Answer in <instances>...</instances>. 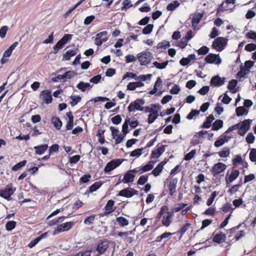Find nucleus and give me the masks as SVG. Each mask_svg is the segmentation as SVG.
<instances>
[{
    "label": "nucleus",
    "instance_id": "9",
    "mask_svg": "<svg viewBox=\"0 0 256 256\" xmlns=\"http://www.w3.org/2000/svg\"><path fill=\"white\" fill-rule=\"evenodd\" d=\"M40 98V100L44 102L46 104H50L52 100L51 92L48 90L41 92Z\"/></svg>",
    "mask_w": 256,
    "mask_h": 256
},
{
    "label": "nucleus",
    "instance_id": "25",
    "mask_svg": "<svg viewBox=\"0 0 256 256\" xmlns=\"http://www.w3.org/2000/svg\"><path fill=\"white\" fill-rule=\"evenodd\" d=\"M168 208L166 206H162L160 209V212H158V214H157L156 216V220L157 221H159L160 218H161V217L162 216H164V214L166 213L167 212H168Z\"/></svg>",
    "mask_w": 256,
    "mask_h": 256
},
{
    "label": "nucleus",
    "instance_id": "34",
    "mask_svg": "<svg viewBox=\"0 0 256 256\" xmlns=\"http://www.w3.org/2000/svg\"><path fill=\"white\" fill-rule=\"evenodd\" d=\"M238 82L236 80H232L229 82L228 88L230 90L232 93H235L236 90H234L235 87L236 86Z\"/></svg>",
    "mask_w": 256,
    "mask_h": 256
},
{
    "label": "nucleus",
    "instance_id": "51",
    "mask_svg": "<svg viewBox=\"0 0 256 256\" xmlns=\"http://www.w3.org/2000/svg\"><path fill=\"white\" fill-rule=\"evenodd\" d=\"M255 137L252 132H250L248 134L246 140L248 144H252L254 142Z\"/></svg>",
    "mask_w": 256,
    "mask_h": 256
},
{
    "label": "nucleus",
    "instance_id": "14",
    "mask_svg": "<svg viewBox=\"0 0 256 256\" xmlns=\"http://www.w3.org/2000/svg\"><path fill=\"white\" fill-rule=\"evenodd\" d=\"M240 172L236 170H232L228 178L226 177L228 176V174H227L226 178V182L227 184L232 182L238 176Z\"/></svg>",
    "mask_w": 256,
    "mask_h": 256
},
{
    "label": "nucleus",
    "instance_id": "6",
    "mask_svg": "<svg viewBox=\"0 0 256 256\" xmlns=\"http://www.w3.org/2000/svg\"><path fill=\"white\" fill-rule=\"evenodd\" d=\"M16 190V188H12L11 185L8 186L5 188L0 190V196L8 200H12L11 196L14 194Z\"/></svg>",
    "mask_w": 256,
    "mask_h": 256
},
{
    "label": "nucleus",
    "instance_id": "38",
    "mask_svg": "<svg viewBox=\"0 0 256 256\" xmlns=\"http://www.w3.org/2000/svg\"><path fill=\"white\" fill-rule=\"evenodd\" d=\"M26 163V160H24L20 162H18L15 164L12 168V170L13 171H17L20 170L21 168L24 166Z\"/></svg>",
    "mask_w": 256,
    "mask_h": 256
},
{
    "label": "nucleus",
    "instance_id": "45",
    "mask_svg": "<svg viewBox=\"0 0 256 256\" xmlns=\"http://www.w3.org/2000/svg\"><path fill=\"white\" fill-rule=\"evenodd\" d=\"M148 180V176L142 175L140 176L138 181L137 182L138 184L143 185L147 182Z\"/></svg>",
    "mask_w": 256,
    "mask_h": 256
},
{
    "label": "nucleus",
    "instance_id": "19",
    "mask_svg": "<svg viewBox=\"0 0 256 256\" xmlns=\"http://www.w3.org/2000/svg\"><path fill=\"white\" fill-rule=\"evenodd\" d=\"M92 86L90 83L80 82L76 86V87L82 92H84L87 90H90Z\"/></svg>",
    "mask_w": 256,
    "mask_h": 256
},
{
    "label": "nucleus",
    "instance_id": "26",
    "mask_svg": "<svg viewBox=\"0 0 256 256\" xmlns=\"http://www.w3.org/2000/svg\"><path fill=\"white\" fill-rule=\"evenodd\" d=\"M114 203V202L112 200H109L108 202L104 208H105L108 214H110L114 210V208H113Z\"/></svg>",
    "mask_w": 256,
    "mask_h": 256
},
{
    "label": "nucleus",
    "instance_id": "58",
    "mask_svg": "<svg viewBox=\"0 0 256 256\" xmlns=\"http://www.w3.org/2000/svg\"><path fill=\"white\" fill-rule=\"evenodd\" d=\"M242 162V159L241 156L239 155H236L234 158L232 160V164L236 166L240 164Z\"/></svg>",
    "mask_w": 256,
    "mask_h": 256
},
{
    "label": "nucleus",
    "instance_id": "32",
    "mask_svg": "<svg viewBox=\"0 0 256 256\" xmlns=\"http://www.w3.org/2000/svg\"><path fill=\"white\" fill-rule=\"evenodd\" d=\"M214 120L213 115H210L207 118L206 120L203 123L202 127L204 128H209L211 126L212 122Z\"/></svg>",
    "mask_w": 256,
    "mask_h": 256
},
{
    "label": "nucleus",
    "instance_id": "13",
    "mask_svg": "<svg viewBox=\"0 0 256 256\" xmlns=\"http://www.w3.org/2000/svg\"><path fill=\"white\" fill-rule=\"evenodd\" d=\"M225 80L224 78H222L218 76H216L212 78L210 83L211 85L220 86L224 84Z\"/></svg>",
    "mask_w": 256,
    "mask_h": 256
},
{
    "label": "nucleus",
    "instance_id": "15",
    "mask_svg": "<svg viewBox=\"0 0 256 256\" xmlns=\"http://www.w3.org/2000/svg\"><path fill=\"white\" fill-rule=\"evenodd\" d=\"M204 16V13L203 12H198L194 14L193 16V18H192V27L195 28L198 24L200 22L201 20L202 19V17Z\"/></svg>",
    "mask_w": 256,
    "mask_h": 256
},
{
    "label": "nucleus",
    "instance_id": "56",
    "mask_svg": "<svg viewBox=\"0 0 256 256\" xmlns=\"http://www.w3.org/2000/svg\"><path fill=\"white\" fill-rule=\"evenodd\" d=\"M248 52H252L256 50V44L250 43L246 44L244 48Z\"/></svg>",
    "mask_w": 256,
    "mask_h": 256
},
{
    "label": "nucleus",
    "instance_id": "46",
    "mask_svg": "<svg viewBox=\"0 0 256 256\" xmlns=\"http://www.w3.org/2000/svg\"><path fill=\"white\" fill-rule=\"evenodd\" d=\"M196 150H192L190 152L184 156V160H190L196 155Z\"/></svg>",
    "mask_w": 256,
    "mask_h": 256
},
{
    "label": "nucleus",
    "instance_id": "64",
    "mask_svg": "<svg viewBox=\"0 0 256 256\" xmlns=\"http://www.w3.org/2000/svg\"><path fill=\"white\" fill-rule=\"evenodd\" d=\"M59 148V146L58 144H54L52 145L48 150L49 153L50 154H52L53 152H55L58 151Z\"/></svg>",
    "mask_w": 256,
    "mask_h": 256
},
{
    "label": "nucleus",
    "instance_id": "42",
    "mask_svg": "<svg viewBox=\"0 0 256 256\" xmlns=\"http://www.w3.org/2000/svg\"><path fill=\"white\" fill-rule=\"evenodd\" d=\"M102 184L100 182H95L90 187V192L96 191L102 186Z\"/></svg>",
    "mask_w": 256,
    "mask_h": 256
},
{
    "label": "nucleus",
    "instance_id": "12",
    "mask_svg": "<svg viewBox=\"0 0 256 256\" xmlns=\"http://www.w3.org/2000/svg\"><path fill=\"white\" fill-rule=\"evenodd\" d=\"M174 216L173 212H167L166 214L163 216L162 222V224L166 227L168 226L172 222V218Z\"/></svg>",
    "mask_w": 256,
    "mask_h": 256
},
{
    "label": "nucleus",
    "instance_id": "1",
    "mask_svg": "<svg viewBox=\"0 0 256 256\" xmlns=\"http://www.w3.org/2000/svg\"><path fill=\"white\" fill-rule=\"evenodd\" d=\"M252 122V120L250 119L245 120L242 122H239L230 127L226 131L225 133H228L234 130L238 129V134L240 136H244L250 129V124Z\"/></svg>",
    "mask_w": 256,
    "mask_h": 256
},
{
    "label": "nucleus",
    "instance_id": "4",
    "mask_svg": "<svg viewBox=\"0 0 256 256\" xmlns=\"http://www.w3.org/2000/svg\"><path fill=\"white\" fill-rule=\"evenodd\" d=\"M75 224L74 222H69L58 224L54 232V234L56 235L61 232L68 231L72 228Z\"/></svg>",
    "mask_w": 256,
    "mask_h": 256
},
{
    "label": "nucleus",
    "instance_id": "48",
    "mask_svg": "<svg viewBox=\"0 0 256 256\" xmlns=\"http://www.w3.org/2000/svg\"><path fill=\"white\" fill-rule=\"evenodd\" d=\"M152 76V74H148L147 75L142 74L140 76H137L136 80H139L142 82L143 81L146 80L147 79H150Z\"/></svg>",
    "mask_w": 256,
    "mask_h": 256
},
{
    "label": "nucleus",
    "instance_id": "8",
    "mask_svg": "<svg viewBox=\"0 0 256 256\" xmlns=\"http://www.w3.org/2000/svg\"><path fill=\"white\" fill-rule=\"evenodd\" d=\"M110 242L107 240H100L99 241L96 250L98 252V254L101 255L104 253L109 246Z\"/></svg>",
    "mask_w": 256,
    "mask_h": 256
},
{
    "label": "nucleus",
    "instance_id": "44",
    "mask_svg": "<svg viewBox=\"0 0 256 256\" xmlns=\"http://www.w3.org/2000/svg\"><path fill=\"white\" fill-rule=\"evenodd\" d=\"M154 27V25L152 24H148L142 30V33L144 34H150L152 30Z\"/></svg>",
    "mask_w": 256,
    "mask_h": 256
},
{
    "label": "nucleus",
    "instance_id": "24",
    "mask_svg": "<svg viewBox=\"0 0 256 256\" xmlns=\"http://www.w3.org/2000/svg\"><path fill=\"white\" fill-rule=\"evenodd\" d=\"M250 70L246 68L244 66H240V70L237 74V78H246V76L249 72Z\"/></svg>",
    "mask_w": 256,
    "mask_h": 256
},
{
    "label": "nucleus",
    "instance_id": "52",
    "mask_svg": "<svg viewBox=\"0 0 256 256\" xmlns=\"http://www.w3.org/2000/svg\"><path fill=\"white\" fill-rule=\"evenodd\" d=\"M76 74V72L74 71H68L63 74L64 79H70Z\"/></svg>",
    "mask_w": 256,
    "mask_h": 256
},
{
    "label": "nucleus",
    "instance_id": "2",
    "mask_svg": "<svg viewBox=\"0 0 256 256\" xmlns=\"http://www.w3.org/2000/svg\"><path fill=\"white\" fill-rule=\"evenodd\" d=\"M145 104V100L142 98H138L132 102L128 108V111L134 112L136 110L143 111L144 107L142 106Z\"/></svg>",
    "mask_w": 256,
    "mask_h": 256
},
{
    "label": "nucleus",
    "instance_id": "31",
    "mask_svg": "<svg viewBox=\"0 0 256 256\" xmlns=\"http://www.w3.org/2000/svg\"><path fill=\"white\" fill-rule=\"evenodd\" d=\"M223 121L221 120H216L212 124V130H218L222 127Z\"/></svg>",
    "mask_w": 256,
    "mask_h": 256
},
{
    "label": "nucleus",
    "instance_id": "37",
    "mask_svg": "<svg viewBox=\"0 0 256 256\" xmlns=\"http://www.w3.org/2000/svg\"><path fill=\"white\" fill-rule=\"evenodd\" d=\"M16 226V222L14 220L8 222L6 224V230L8 231H11L14 229Z\"/></svg>",
    "mask_w": 256,
    "mask_h": 256
},
{
    "label": "nucleus",
    "instance_id": "17",
    "mask_svg": "<svg viewBox=\"0 0 256 256\" xmlns=\"http://www.w3.org/2000/svg\"><path fill=\"white\" fill-rule=\"evenodd\" d=\"M48 145L46 144L35 146L34 148V150H36V154L41 155L44 153V152L48 150Z\"/></svg>",
    "mask_w": 256,
    "mask_h": 256
},
{
    "label": "nucleus",
    "instance_id": "5",
    "mask_svg": "<svg viewBox=\"0 0 256 256\" xmlns=\"http://www.w3.org/2000/svg\"><path fill=\"white\" fill-rule=\"evenodd\" d=\"M152 57V54L150 52H146L138 54V60L140 66H144L150 62Z\"/></svg>",
    "mask_w": 256,
    "mask_h": 256
},
{
    "label": "nucleus",
    "instance_id": "54",
    "mask_svg": "<svg viewBox=\"0 0 256 256\" xmlns=\"http://www.w3.org/2000/svg\"><path fill=\"white\" fill-rule=\"evenodd\" d=\"M95 216L96 215L92 214L90 216L86 217L84 220V223L86 224H92L94 220Z\"/></svg>",
    "mask_w": 256,
    "mask_h": 256
},
{
    "label": "nucleus",
    "instance_id": "10",
    "mask_svg": "<svg viewBox=\"0 0 256 256\" xmlns=\"http://www.w3.org/2000/svg\"><path fill=\"white\" fill-rule=\"evenodd\" d=\"M226 168V166L222 162H218L214 165L212 172L214 176L218 175L224 172Z\"/></svg>",
    "mask_w": 256,
    "mask_h": 256
},
{
    "label": "nucleus",
    "instance_id": "30",
    "mask_svg": "<svg viewBox=\"0 0 256 256\" xmlns=\"http://www.w3.org/2000/svg\"><path fill=\"white\" fill-rule=\"evenodd\" d=\"M219 156L221 158H226L230 154V149L228 148L224 147L222 150L218 152Z\"/></svg>",
    "mask_w": 256,
    "mask_h": 256
},
{
    "label": "nucleus",
    "instance_id": "11",
    "mask_svg": "<svg viewBox=\"0 0 256 256\" xmlns=\"http://www.w3.org/2000/svg\"><path fill=\"white\" fill-rule=\"evenodd\" d=\"M205 60L207 63L215 64H219L221 63V59L218 54H208L205 58Z\"/></svg>",
    "mask_w": 256,
    "mask_h": 256
},
{
    "label": "nucleus",
    "instance_id": "47",
    "mask_svg": "<svg viewBox=\"0 0 256 256\" xmlns=\"http://www.w3.org/2000/svg\"><path fill=\"white\" fill-rule=\"evenodd\" d=\"M249 156L252 162L256 163V148H252L250 150Z\"/></svg>",
    "mask_w": 256,
    "mask_h": 256
},
{
    "label": "nucleus",
    "instance_id": "3",
    "mask_svg": "<svg viewBox=\"0 0 256 256\" xmlns=\"http://www.w3.org/2000/svg\"><path fill=\"white\" fill-rule=\"evenodd\" d=\"M228 40L224 37H218L214 41L212 46L217 50L220 52L226 45Z\"/></svg>",
    "mask_w": 256,
    "mask_h": 256
},
{
    "label": "nucleus",
    "instance_id": "23",
    "mask_svg": "<svg viewBox=\"0 0 256 256\" xmlns=\"http://www.w3.org/2000/svg\"><path fill=\"white\" fill-rule=\"evenodd\" d=\"M135 176L128 171L125 174L123 180L124 183L132 182L134 181Z\"/></svg>",
    "mask_w": 256,
    "mask_h": 256
},
{
    "label": "nucleus",
    "instance_id": "61",
    "mask_svg": "<svg viewBox=\"0 0 256 256\" xmlns=\"http://www.w3.org/2000/svg\"><path fill=\"white\" fill-rule=\"evenodd\" d=\"M210 90V87L208 86H204L202 88H201L198 92L200 94L204 96Z\"/></svg>",
    "mask_w": 256,
    "mask_h": 256
},
{
    "label": "nucleus",
    "instance_id": "50",
    "mask_svg": "<svg viewBox=\"0 0 256 256\" xmlns=\"http://www.w3.org/2000/svg\"><path fill=\"white\" fill-rule=\"evenodd\" d=\"M64 44L62 43V42L59 40L58 42L56 44L54 47V53L56 54L58 52V50L62 48Z\"/></svg>",
    "mask_w": 256,
    "mask_h": 256
},
{
    "label": "nucleus",
    "instance_id": "43",
    "mask_svg": "<svg viewBox=\"0 0 256 256\" xmlns=\"http://www.w3.org/2000/svg\"><path fill=\"white\" fill-rule=\"evenodd\" d=\"M122 4L123 5V6L122 8V10H126L133 6V5L131 4L130 0H124Z\"/></svg>",
    "mask_w": 256,
    "mask_h": 256
},
{
    "label": "nucleus",
    "instance_id": "62",
    "mask_svg": "<svg viewBox=\"0 0 256 256\" xmlns=\"http://www.w3.org/2000/svg\"><path fill=\"white\" fill-rule=\"evenodd\" d=\"M208 50L209 49L208 47L203 46L198 50V52L199 54H205L208 52Z\"/></svg>",
    "mask_w": 256,
    "mask_h": 256
},
{
    "label": "nucleus",
    "instance_id": "63",
    "mask_svg": "<svg viewBox=\"0 0 256 256\" xmlns=\"http://www.w3.org/2000/svg\"><path fill=\"white\" fill-rule=\"evenodd\" d=\"M95 17L93 15H91L90 16H88L86 17L84 20V24L85 25L90 24L94 19Z\"/></svg>",
    "mask_w": 256,
    "mask_h": 256
},
{
    "label": "nucleus",
    "instance_id": "16",
    "mask_svg": "<svg viewBox=\"0 0 256 256\" xmlns=\"http://www.w3.org/2000/svg\"><path fill=\"white\" fill-rule=\"evenodd\" d=\"M178 180L177 178H174L171 180L169 186L168 190L170 191V194L172 196L174 195V193L176 192V185L178 184Z\"/></svg>",
    "mask_w": 256,
    "mask_h": 256
},
{
    "label": "nucleus",
    "instance_id": "28",
    "mask_svg": "<svg viewBox=\"0 0 256 256\" xmlns=\"http://www.w3.org/2000/svg\"><path fill=\"white\" fill-rule=\"evenodd\" d=\"M52 122L58 130H60L62 126V122L57 117H53L52 118Z\"/></svg>",
    "mask_w": 256,
    "mask_h": 256
},
{
    "label": "nucleus",
    "instance_id": "59",
    "mask_svg": "<svg viewBox=\"0 0 256 256\" xmlns=\"http://www.w3.org/2000/svg\"><path fill=\"white\" fill-rule=\"evenodd\" d=\"M231 210H234V208H232V204L229 202L224 204L222 208V210L224 212H228Z\"/></svg>",
    "mask_w": 256,
    "mask_h": 256
},
{
    "label": "nucleus",
    "instance_id": "57",
    "mask_svg": "<svg viewBox=\"0 0 256 256\" xmlns=\"http://www.w3.org/2000/svg\"><path fill=\"white\" fill-rule=\"evenodd\" d=\"M111 120L113 124H118L122 122V118L120 115H117V116L113 117L111 119Z\"/></svg>",
    "mask_w": 256,
    "mask_h": 256
},
{
    "label": "nucleus",
    "instance_id": "21",
    "mask_svg": "<svg viewBox=\"0 0 256 256\" xmlns=\"http://www.w3.org/2000/svg\"><path fill=\"white\" fill-rule=\"evenodd\" d=\"M226 238V234L222 232L217 234L214 236L213 241L215 242L220 244V242H224Z\"/></svg>",
    "mask_w": 256,
    "mask_h": 256
},
{
    "label": "nucleus",
    "instance_id": "39",
    "mask_svg": "<svg viewBox=\"0 0 256 256\" xmlns=\"http://www.w3.org/2000/svg\"><path fill=\"white\" fill-rule=\"evenodd\" d=\"M168 61H166L162 63H159L158 62L156 61L153 62L154 66L158 69H164V68L168 64Z\"/></svg>",
    "mask_w": 256,
    "mask_h": 256
},
{
    "label": "nucleus",
    "instance_id": "53",
    "mask_svg": "<svg viewBox=\"0 0 256 256\" xmlns=\"http://www.w3.org/2000/svg\"><path fill=\"white\" fill-rule=\"evenodd\" d=\"M170 46V43L168 41L166 40L159 42L157 45V48H166V47Z\"/></svg>",
    "mask_w": 256,
    "mask_h": 256
},
{
    "label": "nucleus",
    "instance_id": "35",
    "mask_svg": "<svg viewBox=\"0 0 256 256\" xmlns=\"http://www.w3.org/2000/svg\"><path fill=\"white\" fill-rule=\"evenodd\" d=\"M236 112L238 116L246 115L248 111L246 110L243 106H239L236 110Z\"/></svg>",
    "mask_w": 256,
    "mask_h": 256
},
{
    "label": "nucleus",
    "instance_id": "49",
    "mask_svg": "<svg viewBox=\"0 0 256 256\" xmlns=\"http://www.w3.org/2000/svg\"><path fill=\"white\" fill-rule=\"evenodd\" d=\"M8 29V28L6 26H2L0 28V37L2 38H5Z\"/></svg>",
    "mask_w": 256,
    "mask_h": 256
},
{
    "label": "nucleus",
    "instance_id": "22",
    "mask_svg": "<svg viewBox=\"0 0 256 256\" xmlns=\"http://www.w3.org/2000/svg\"><path fill=\"white\" fill-rule=\"evenodd\" d=\"M78 48L74 50H68L65 54L63 55V60H69L70 57L75 56L76 54V51Z\"/></svg>",
    "mask_w": 256,
    "mask_h": 256
},
{
    "label": "nucleus",
    "instance_id": "41",
    "mask_svg": "<svg viewBox=\"0 0 256 256\" xmlns=\"http://www.w3.org/2000/svg\"><path fill=\"white\" fill-rule=\"evenodd\" d=\"M72 37V34H65L64 36L60 40L64 45L66 44L68 41L70 40Z\"/></svg>",
    "mask_w": 256,
    "mask_h": 256
},
{
    "label": "nucleus",
    "instance_id": "40",
    "mask_svg": "<svg viewBox=\"0 0 256 256\" xmlns=\"http://www.w3.org/2000/svg\"><path fill=\"white\" fill-rule=\"evenodd\" d=\"M144 150V148L136 149L131 152L130 156L132 157H139L142 154V152Z\"/></svg>",
    "mask_w": 256,
    "mask_h": 256
},
{
    "label": "nucleus",
    "instance_id": "55",
    "mask_svg": "<svg viewBox=\"0 0 256 256\" xmlns=\"http://www.w3.org/2000/svg\"><path fill=\"white\" fill-rule=\"evenodd\" d=\"M152 163V162H148V164H146L144 166H142L140 168V170H143V172H148V170H151L154 168V166Z\"/></svg>",
    "mask_w": 256,
    "mask_h": 256
},
{
    "label": "nucleus",
    "instance_id": "36",
    "mask_svg": "<svg viewBox=\"0 0 256 256\" xmlns=\"http://www.w3.org/2000/svg\"><path fill=\"white\" fill-rule=\"evenodd\" d=\"M70 98L72 101L70 102V104L72 106H74L80 102L81 100V97L78 96H70Z\"/></svg>",
    "mask_w": 256,
    "mask_h": 256
},
{
    "label": "nucleus",
    "instance_id": "60",
    "mask_svg": "<svg viewBox=\"0 0 256 256\" xmlns=\"http://www.w3.org/2000/svg\"><path fill=\"white\" fill-rule=\"evenodd\" d=\"M200 112L196 110H192L187 116L186 118L188 120H192L194 116L198 115Z\"/></svg>",
    "mask_w": 256,
    "mask_h": 256
},
{
    "label": "nucleus",
    "instance_id": "33",
    "mask_svg": "<svg viewBox=\"0 0 256 256\" xmlns=\"http://www.w3.org/2000/svg\"><path fill=\"white\" fill-rule=\"evenodd\" d=\"M180 5V4L177 0H174L173 2L169 4L167 7L166 9L168 10L173 11L176 8H178Z\"/></svg>",
    "mask_w": 256,
    "mask_h": 256
},
{
    "label": "nucleus",
    "instance_id": "27",
    "mask_svg": "<svg viewBox=\"0 0 256 256\" xmlns=\"http://www.w3.org/2000/svg\"><path fill=\"white\" fill-rule=\"evenodd\" d=\"M158 110H154L152 113H150L148 115V124H151L154 122V121L158 118Z\"/></svg>",
    "mask_w": 256,
    "mask_h": 256
},
{
    "label": "nucleus",
    "instance_id": "29",
    "mask_svg": "<svg viewBox=\"0 0 256 256\" xmlns=\"http://www.w3.org/2000/svg\"><path fill=\"white\" fill-rule=\"evenodd\" d=\"M116 222L122 226H127L129 224L128 220L124 217L120 216L116 218Z\"/></svg>",
    "mask_w": 256,
    "mask_h": 256
},
{
    "label": "nucleus",
    "instance_id": "20",
    "mask_svg": "<svg viewBox=\"0 0 256 256\" xmlns=\"http://www.w3.org/2000/svg\"><path fill=\"white\" fill-rule=\"evenodd\" d=\"M118 195L126 198H131L134 195V194L132 192V188H126L120 190Z\"/></svg>",
    "mask_w": 256,
    "mask_h": 256
},
{
    "label": "nucleus",
    "instance_id": "7",
    "mask_svg": "<svg viewBox=\"0 0 256 256\" xmlns=\"http://www.w3.org/2000/svg\"><path fill=\"white\" fill-rule=\"evenodd\" d=\"M123 160H124L122 159L112 160L106 164L104 168V172L106 173L114 170L115 168L118 166Z\"/></svg>",
    "mask_w": 256,
    "mask_h": 256
},
{
    "label": "nucleus",
    "instance_id": "18",
    "mask_svg": "<svg viewBox=\"0 0 256 256\" xmlns=\"http://www.w3.org/2000/svg\"><path fill=\"white\" fill-rule=\"evenodd\" d=\"M230 138V136L224 135L222 137L216 140L214 143V145L216 147H220L224 144L225 142H228Z\"/></svg>",
    "mask_w": 256,
    "mask_h": 256
}]
</instances>
